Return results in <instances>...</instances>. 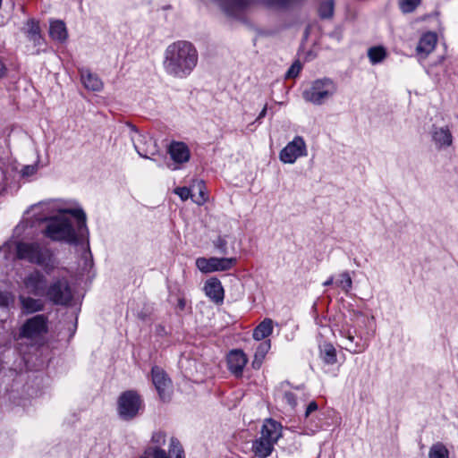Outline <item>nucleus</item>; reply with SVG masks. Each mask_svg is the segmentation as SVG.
Instances as JSON below:
<instances>
[{"instance_id": "a878e982", "label": "nucleus", "mask_w": 458, "mask_h": 458, "mask_svg": "<svg viewBox=\"0 0 458 458\" xmlns=\"http://www.w3.org/2000/svg\"><path fill=\"white\" fill-rule=\"evenodd\" d=\"M191 199L197 205H203L208 200V193L205 182L202 180H196L192 183Z\"/></svg>"}, {"instance_id": "20e7f679", "label": "nucleus", "mask_w": 458, "mask_h": 458, "mask_svg": "<svg viewBox=\"0 0 458 458\" xmlns=\"http://www.w3.org/2000/svg\"><path fill=\"white\" fill-rule=\"evenodd\" d=\"M336 82L328 77L314 80L302 91V98L314 106H321L334 98L337 92Z\"/></svg>"}, {"instance_id": "393cba45", "label": "nucleus", "mask_w": 458, "mask_h": 458, "mask_svg": "<svg viewBox=\"0 0 458 458\" xmlns=\"http://www.w3.org/2000/svg\"><path fill=\"white\" fill-rule=\"evenodd\" d=\"M50 37L57 41L64 42L68 38L65 23L61 20H53L49 25Z\"/></svg>"}, {"instance_id": "e433bc0d", "label": "nucleus", "mask_w": 458, "mask_h": 458, "mask_svg": "<svg viewBox=\"0 0 458 458\" xmlns=\"http://www.w3.org/2000/svg\"><path fill=\"white\" fill-rule=\"evenodd\" d=\"M14 302V296L6 291H0V307L9 308Z\"/></svg>"}, {"instance_id": "412c9836", "label": "nucleus", "mask_w": 458, "mask_h": 458, "mask_svg": "<svg viewBox=\"0 0 458 458\" xmlns=\"http://www.w3.org/2000/svg\"><path fill=\"white\" fill-rule=\"evenodd\" d=\"M22 31L30 41H32L34 45L40 44L41 41V34L38 21L34 19H29L24 27L22 28Z\"/></svg>"}, {"instance_id": "2f4dec72", "label": "nucleus", "mask_w": 458, "mask_h": 458, "mask_svg": "<svg viewBox=\"0 0 458 458\" xmlns=\"http://www.w3.org/2000/svg\"><path fill=\"white\" fill-rule=\"evenodd\" d=\"M450 453L446 445L442 442L434 443L428 450V458H449Z\"/></svg>"}, {"instance_id": "7ed1b4c3", "label": "nucleus", "mask_w": 458, "mask_h": 458, "mask_svg": "<svg viewBox=\"0 0 458 458\" xmlns=\"http://www.w3.org/2000/svg\"><path fill=\"white\" fill-rule=\"evenodd\" d=\"M47 332V319L44 315H36L21 327L17 337L19 352L23 355V362L27 365L26 351L23 346L37 350L44 335Z\"/></svg>"}, {"instance_id": "58836bf2", "label": "nucleus", "mask_w": 458, "mask_h": 458, "mask_svg": "<svg viewBox=\"0 0 458 458\" xmlns=\"http://www.w3.org/2000/svg\"><path fill=\"white\" fill-rule=\"evenodd\" d=\"M175 194H177L182 200H187L189 198H191L192 195V185L191 188L187 187H180L174 190Z\"/></svg>"}, {"instance_id": "a19ab883", "label": "nucleus", "mask_w": 458, "mask_h": 458, "mask_svg": "<svg viewBox=\"0 0 458 458\" xmlns=\"http://www.w3.org/2000/svg\"><path fill=\"white\" fill-rule=\"evenodd\" d=\"M38 171V165H25L21 173V175L24 176V177H28V176H31L33 174H35Z\"/></svg>"}, {"instance_id": "c03bdc74", "label": "nucleus", "mask_w": 458, "mask_h": 458, "mask_svg": "<svg viewBox=\"0 0 458 458\" xmlns=\"http://www.w3.org/2000/svg\"><path fill=\"white\" fill-rule=\"evenodd\" d=\"M318 410V404L316 402H310L309 403V405L307 406V409H306V411H305V416L308 417L310 416V414L315 411Z\"/></svg>"}, {"instance_id": "09e8293b", "label": "nucleus", "mask_w": 458, "mask_h": 458, "mask_svg": "<svg viewBox=\"0 0 458 458\" xmlns=\"http://www.w3.org/2000/svg\"><path fill=\"white\" fill-rule=\"evenodd\" d=\"M332 282H333V278L331 277V278H329L327 281H326V282L324 283V285H329V284H332Z\"/></svg>"}, {"instance_id": "f03ea898", "label": "nucleus", "mask_w": 458, "mask_h": 458, "mask_svg": "<svg viewBox=\"0 0 458 458\" xmlns=\"http://www.w3.org/2000/svg\"><path fill=\"white\" fill-rule=\"evenodd\" d=\"M198 60V51L193 44L186 40H178L165 48L163 67L168 75L183 79L192 72Z\"/></svg>"}, {"instance_id": "aec40b11", "label": "nucleus", "mask_w": 458, "mask_h": 458, "mask_svg": "<svg viewBox=\"0 0 458 458\" xmlns=\"http://www.w3.org/2000/svg\"><path fill=\"white\" fill-rule=\"evenodd\" d=\"M275 445L271 440L259 437L252 444V452L259 458H267L272 454Z\"/></svg>"}, {"instance_id": "de8ad7c7", "label": "nucleus", "mask_w": 458, "mask_h": 458, "mask_svg": "<svg viewBox=\"0 0 458 458\" xmlns=\"http://www.w3.org/2000/svg\"><path fill=\"white\" fill-rule=\"evenodd\" d=\"M36 260H37V264H38V265H39V266H44V265H46L45 261H46L47 259H36Z\"/></svg>"}, {"instance_id": "4c0bfd02", "label": "nucleus", "mask_w": 458, "mask_h": 458, "mask_svg": "<svg viewBox=\"0 0 458 458\" xmlns=\"http://www.w3.org/2000/svg\"><path fill=\"white\" fill-rule=\"evenodd\" d=\"M301 71V64L299 61L294 62L291 67L288 69L285 78H295L299 75L300 72Z\"/></svg>"}, {"instance_id": "ddd939ff", "label": "nucleus", "mask_w": 458, "mask_h": 458, "mask_svg": "<svg viewBox=\"0 0 458 458\" xmlns=\"http://www.w3.org/2000/svg\"><path fill=\"white\" fill-rule=\"evenodd\" d=\"M236 259H196L197 267L203 273L230 269Z\"/></svg>"}, {"instance_id": "b1692460", "label": "nucleus", "mask_w": 458, "mask_h": 458, "mask_svg": "<svg viewBox=\"0 0 458 458\" xmlns=\"http://www.w3.org/2000/svg\"><path fill=\"white\" fill-rule=\"evenodd\" d=\"M81 81L83 86L89 90L100 91L103 89L101 80L89 70H82L81 72Z\"/></svg>"}, {"instance_id": "9b49d317", "label": "nucleus", "mask_w": 458, "mask_h": 458, "mask_svg": "<svg viewBox=\"0 0 458 458\" xmlns=\"http://www.w3.org/2000/svg\"><path fill=\"white\" fill-rule=\"evenodd\" d=\"M131 138L135 150L140 157L148 158V155H154L157 152L156 142L149 135L134 131Z\"/></svg>"}, {"instance_id": "cd10ccee", "label": "nucleus", "mask_w": 458, "mask_h": 458, "mask_svg": "<svg viewBox=\"0 0 458 458\" xmlns=\"http://www.w3.org/2000/svg\"><path fill=\"white\" fill-rule=\"evenodd\" d=\"M273 321L270 318L264 319L253 331V338L260 341L272 334Z\"/></svg>"}, {"instance_id": "6e6552de", "label": "nucleus", "mask_w": 458, "mask_h": 458, "mask_svg": "<svg viewBox=\"0 0 458 458\" xmlns=\"http://www.w3.org/2000/svg\"><path fill=\"white\" fill-rule=\"evenodd\" d=\"M46 297L55 305H68L72 300V292L68 282L60 279L49 285Z\"/></svg>"}, {"instance_id": "9d476101", "label": "nucleus", "mask_w": 458, "mask_h": 458, "mask_svg": "<svg viewBox=\"0 0 458 458\" xmlns=\"http://www.w3.org/2000/svg\"><path fill=\"white\" fill-rule=\"evenodd\" d=\"M152 382L162 401H169L172 394V381L160 367L155 366L151 370Z\"/></svg>"}, {"instance_id": "7c9ffc66", "label": "nucleus", "mask_w": 458, "mask_h": 458, "mask_svg": "<svg viewBox=\"0 0 458 458\" xmlns=\"http://www.w3.org/2000/svg\"><path fill=\"white\" fill-rule=\"evenodd\" d=\"M386 55V50L382 46L372 47L368 50V57L372 64L382 63Z\"/></svg>"}, {"instance_id": "72a5a7b5", "label": "nucleus", "mask_w": 458, "mask_h": 458, "mask_svg": "<svg viewBox=\"0 0 458 458\" xmlns=\"http://www.w3.org/2000/svg\"><path fill=\"white\" fill-rule=\"evenodd\" d=\"M334 0H326L320 4L318 8L319 15L322 18H330L334 13Z\"/></svg>"}, {"instance_id": "79ce46f5", "label": "nucleus", "mask_w": 458, "mask_h": 458, "mask_svg": "<svg viewBox=\"0 0 458 458\" xmlns=\"http://www.w3.org/2000/svg\"><path fill=\"white\" fill-rule=\"evenodd\" d=\"M286 403L293 409L297 405V399L293 393L285 392L284 395Z\"/></svg>"}, {"instance_id": "ea45409f", "label": "nucleus", "mask_w": 458, "mask_h": 458, "mask_svg": "<svg viewBox=\"0 0 458 458\" xmlns=\"http://www.w3.org/2000/svg\"><path fill=\"white\" fill-rule=\"evenodd\" d=\"M340 285L345 292H348L352 288V278L348 273H343L341 275Z\"/></svg>"}, {"instance_id": "473e14b6", "label": "nucleus", "mask_w": 458, "mask_h": 458, "mask_svg": "<svg viewBox=\"0 0 458 458\" xmlns=\"http://www.w3.org/2000/svg\"><path fill=\"white\" fill-rule=\"evenodd\" d=\"M166 442V435L161 430H157L153 433L151 437V446H149L145 452H150L153 449L161 448Z\"/></svg>"}, {"instance_id": "f257e3e1", "label": "nucleus", "mask_w": 458, "mask_h": 458, "mask_svg": "<svg viewBox=\"0 0 458 458\" xmlns=\"http://www.w3.org/2000/svg\"><path fill=\"white\" fill-rule=\"evenodd\" d=\"M49 209L57 211V215L49 218L39 216L45 222L43 234L55 242L73 245L81 258L91 257L89 242L87 216L77 202H49Z\"/></svg>"}, {"instance_id": "1a4fd4ad", "label": "nucleus", "mask_w": 458, "mask_h": 458, "mask_svg": "<svg viewBox=\"0 0 458 458\" xmlns=\"http://www.w3.org/2000/svg\"><path fill=\"white\" fill-rule=\"evenodd\" d=\"M307 146L302 137L295 136L280 151L279 159L284 164H293L301 157L307 156Z\"/></svg>"}, {"instance_id": "423d86ee", "label": "nucleus", "mask_w": 458, "mask_h": 458, "mask_svg": "<svg viewBox=\"0 0 458 458\" xmlns=\"http://www.w3.org/2000/svg\"><path fill=\"white\" fill-rule=\"evenodd\" d=\"M142 406V400L140 394L132 390L123 393L117 403V412L123 420L134 419Z\"/></svg>"}, {"instance_id": "49530a36", "label": "nucleus", "mask_w": 458, "mask_h": 458, "mask_svg": "<svg viewBox=\"0 0 458 458\" xmlns=\"http://www.w3.org/2000/svg\"><path fill=\"white\" fill-rule=\"evenodd\" d=\"M5 73V67L3 64V62L0 60V79L4 75Z\"/></svg>"}, {"instance_id": "f704fd0d", "label": "nucleus", "mask_w": 458, "mask_h": 458, "mask_svg": "<svg viewBox=\"0 0 458 458\" xmlns=\"http://www.w3.org/2000/svg\"><path fill=\"white\" fill-rule=\"evenodd\" d=\"M344 335H345L346 339L349 342V347H346V349L348 351H350L351 352H352V353H360V352H362L367 348L366 345H360L357 343L356 344L353 343L354 336H353V335L352 334V332L350 330L345 332Z\"/></svg>"}, {"instance_id": "2eb2a0df", "label": "nucleus", "mask_w": 458, "mask_h": 458, "mask_svg": "<svg viewBox=\"0 0 458 458\" xmlns=\"http://www.w3.org/2000/svg\"><path fill=\"white\" fill-rule=\"evenodd\" d=\"M248 362V358L241 350H233L227 356V365L229 370L235 376L241 377L244 367Z\"/></svg>"}, {"instance_id": "37998d69", "label": "nucleus", "mask_w": 458, "mask_h": 458, "mask_svg": "<svg viewBox=\"0 0 458 458\" xmlns=\"http://www.w3.org/2000/svg\"><path fill=\"white\" fill-rule=\"evenodd\" d=\"M7 185V179L5 172L0 167V195H2L5 190Z\"/></svg>"}, {"instance_id": "c85d7f7f", "label": "nucleus", "mask_w": 458, "mask_h": 458, "mask_svg": "<svg viewBox=\"0 0 458 458\" xmlns=\"http://www.w3.org/2000/svg\"><path fill=\"white\" fill-rule=\"evenodd\" d=\"M320 357L327 364H335L337 360L336 350L330 343H324L319 346Z\"/></svg>"}, {"instance_id": "c756f323", "label": "nucleus", "mask_w": 458, "mask_h": 458, "mask_svg": "<svg viewBox=\"0 0 458 458\" xmlns=\"http://www.w3.org/2000/svg\"><path fill=\"white\" fill-rule=\"evenodd\" d=\"M269 349H270V342L269 341L260 343L257 346L255 353H254V360L252 361V367L254 369L260 368V366L263 362V360Z\"/></svg>"}, {"instance_id": "bb28decb", "label": "nucleus", "mask_w": 458, "mask_h": 458, "mask_svg": "<svg viewBox=\"0 0 458 458\" xmlns=\"http://www.w3.org/2000/svg\"><path fill=\"white\" fill-rule=\"evenodd\" d=\"M20 301L21 304V309L26 313H34L37 311H40L44 308L43 301L38 299H33L31 297H25L23 295L20 296Z\"/></svg>"}, {"instance_id": "6ab92c4d", "label": "nucleus", "mask_w": 458, "mask_h": 458, "mask_svg": "<svg viewBox=\"0 0 458 458\" xmlns=\"http://www.w3.org/2000/svg\"><path fill=\"white\" fill-rule=\"evenodd\" d=\"M168 153L171 158L178 164L188 162L191 157L187 145L179 141H174L170 144Z\"/></svg>"}, {"instance_id": "dca6fc26", "label": "nucleus", "mask_w": 458, "mask_h": 458, "mask_svg": "<svg viewBox=\"0 0 458 458\" xmlns=\"http://www.w3.org/2000/svg\"><path fill=\"white\" fill-rule=\"evenodd\" d=\"M146 455L151 456L152 458H170L171 455H175V458H184V453L180 442L171 437L169 444V454H167L162 448L153 449L150 452H145Z\"/></svg>"}, {"instance_id": "c9c22d12", "label": "nucleus", "mask_w": 458, "mask_h": 458, "mask_svg": "<svg viewBox=\"0 0 458 458\" xmlns=\"http://www.w3.org/2000/svg\"><path fill=\"white\" fill-rule=\"evenodd\" d=\"M420 3V0H400L399 5L403 13H408L413 12Z\"/></svg>"}, {"instance_id": "5701e85b", "label": "nucleus", "mask_w": 458, "mask_h": 458, "mask_svg": "<svg viewBox=\"0 0 458 458\" xmlns=\"http://www.w3.org/2000/svg\"><path fill=\"white\" fill-rule=\"evenodd\" d=\"M49 202H75L74 200H63V199H49L45 201H40L38 204L32 205L30 208V211L34 212V216L36 220L41 221L39 219V216H44L46 218H48L47 216L57 214V211H54L48 208V207L46 205Z\"/></svg>"}, {"instance_id": "a18cd8bd", "label": "nucleus", "mask_w": 458, "mask_h": 458, "mask_svg": "<svg viewBox=\"0 0 458 458\" xmlns=\"http://www.w3.org/2000/svg\"><path fill=\"white\" fill-rule=\"evenodd\" d=\"M267 105H265V106L263 107V109H262V110H261V112L259 113V116H258L257 120H259V119H261V118L265 117V116H266V114H267Z\"/></svg>"}, {"instance_id": "a211bd4d", "label": "nucleus", "mask_w": 458, "mask_h": 458, "mask_svg": "<svg viewBox=\"0 0 458 458\" xmlns=\"http://www.w3.org/2000/svg\"><path fill=\"white\" fill-rule=\"evenodd\" d=\"M252 4V0H227L223 4V10L231 17L240 18Z\"/></svg>"}, {"instance_id": "0eeeda50", "label": "nucleus", "mask_w": 458, "mask_h": 458, "mask_svg": "<svg viewBox=\"0 0 458 458\" xmlns=\"http://www.w3.org/2000/svg\"><path fill=\"white\" fill-rule=\"evenodd\" d=\"M430 142L437 151H444L453 147L454 135L451 127L433 124L429 130Z\"/></svg>"}, {"instance_id": "39448f33", "label": "nucleus", "mask_w": 458, "mask_h": 458, "mask_svg": "<svg viewBox=\"0 0 458 458\" xmlns=\"http://www.w3.org/2000/svg\"><path fill=\"white\" fill-rule=\"evenodd\" d=\"M50 258L49 249L40 242H6L0 248V256L4 258Z\"/></svg>"}, {"instance_id": "3c124183", "label": "nucleus", "mask_w": 458, "mask_h": 458, "mask_svg": "<svg viewBox=\"0 0 458 458\" xmlns=\"http://www.w3.org/2000/svg\"><path fill=\"white\" fill-rule=\"evenodd\" d=\"M86 261H88V262H89V266H92V265H93V259H86Z\"/></svg>"}, {"instance_id": "4be33fe9", "label": "nucleus", "mask_w": 458, "mask_h": 458, "mask_svg": "<svg viewBox=\"0 0 458 458\" xmlns=\"http://www.w3.org/2000/svg\"><path fill=\"white\" fill-rule=\"evenodd\" d=\"M206 294L215 302H220L224 299V289L219 280L211 278L205 284Z\"/></svg>"}, {"instance_id": "f3484780", "label": "nucleus", "mask_w": 458, "mask_h": 458, "mask_svg": "<svg viewBox=\"0 0 458 458\" xmlns=\"http://www.w3.org/2000/svg\"><path fill=\"white\" fill-rule=\"evenodd\" d=\"M260 437L276 444L278 439L282 437L281 424L272 419L265 420L261 428Z\"/></svg>"}, {"instance_id": "4468645a", "label": "nucleus", "mask_w": 458, "mask_h": 458, "mask_svg": "<svg viewBox=\"0 0 458 458\" xmlns=\"http://www.w3.org/2000/svg\"><path fill=\"white\" fill-rule=\"evenodd\" d=\"M437 43V35L435 32L428 31L423 33L416 47V55L422 59H425L436 48Z\"/></svg>"}, {"instance_id": "8fccbe9b", "label": "nucleus", "mask_w": 458, "mask_h": 458, "mask_svg": "<svg viewBox=\"0 0 458 458\" xmlns=\"http://www.w3.org/2000/svg\"><path fill=\"white\" fill-rule=\"evenodd\" d=\"M184 305H185V303H184L183 300H180V301H179V306H180V308H181V309H183V308H184Z\"/></svg>"}, {"instance_id": "f8f14e48", "label": "nucleus", "mask_w": 458, "mask_h": 458, "mask_svg": "<svg viewBox=\"0 0 458 458\" xmlns=\"http://www.w3.org/2000/svg\"><path fill=\"white\" fill-rule=\"evenodd\" d=\"M24 288L29 293L36 296L47 295V279L38 271L30 273L23 280Z\"/></svg>"}]
</instances>
